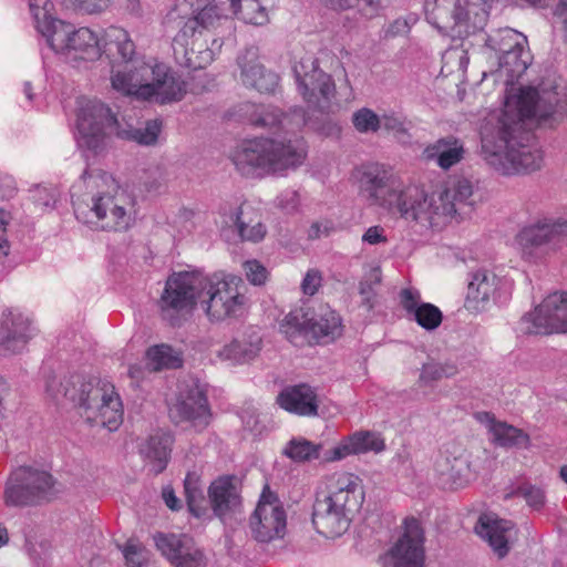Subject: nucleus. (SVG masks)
<instances>
[{
    "label": "nucleus",
    "instance_id": "obj_1",
    "mask_svg": "<svg viewBox=\"0 0 567 567\" xmlns=\"http://www.w3.org/2000/svg\"><path fill=\"white\" fill-rule=\"evenodd\" d=\"M498 68L491 74L506 85L504 109L485 118L481 127V157L503 175L528 174L544 162L535 143L534 126L555 127L567 113V89L561 79L548 76L537 86H520L514 93V82L528 66L524 45L497 55Z\"/></svg>",
    "mask_w": 567,
    "mask_h": 567
},
{
    "label": "nucleus",
    "instance_id": "obj_2",
    "mask_svg": "<svg viewBox=\"0 0 567 567\" xmlns=\"http://www.w3.org/2000/svg\"><path fill=\"white\" fill-rule=\"evenodd\" d=\"M360 192L370 206L385 210L390 216L408 224L430 228L442 217L437 197L422 186L404 184L399 176L380 165L364 168L360 177Z\"/></svg>",
    "mask_w": 567,
    "mask_h": 567
},
{
    "label": "nucleus",
    "instance_id": "obj_3",
    "mask_svg": "<svg viewBox=\"0 0 567 567\" xmlns=\"http://www.w3.org/2000/svg\"><path fill=\"white\" fill-rule=\"evenodd\" d=\"M364 502L361 480L350 473H336L328 480V495L313 504L312 524L327 537L343 535Z\"/></svg>",
    "mask_w": 567,
    "mask_h": 567
},
{
    "label": "nucleus",
    "instance_id": "obj_4",
    "mask_svg": "<svg viewBox=\"0 0 567 567\" xmlns=\"http://www.w3.org/2000/svg\"><path fill=\"white\" fill-rule=\"evenodd\" d=\"M306 157L300 140L254 138L243 142L231 159L237 171L247 177H262L301 165Z\"/></svg>",
    "mask_w": 567,
    "mask_h": 567
},
{
    "label": "nucleus",
    "instance_id": "obj_5",
    "mask_svg": "<svg viewBox=\"0 0 567 567\" xmlns=\"http://www.w3.org/2000/svg\"><path fill=\"white\" fill-rule=\"evenodd\" d=\"M103 48L107 56L122 61V64L112 68L111 84L115 91L140 100L151 93L150 86L145 83L147 76L153 74L152 64L134 58L135 44L126 30L120 27L107 28Z\"/></svg>",
    "mask_w": 567,
    "mask_h": 567
},
{
    "label": "nucleus",
    "instance_id": "obj_6",
    "mask_svg": "<svg viewBox=\"0 0 567 567\" xmlns=\"http://www.w3.org/2000/svg\"><path fill=\"white\" fill-rule=\"evenodd\" d=\"M72 204L76 218L106 231H126L136 220L137 202L133 194L116 189L114 194L91 197V203L75 200Z\"/></svg>",
    "mask_w": 567,
    "mask_h": 567
},
{
    "label": "nucleus",
    "instance_id": "obj_7",
    "mask_svg": "<svg viewBox=\"0 0 567 567\" xmlns=\"http://www.w3.org/2000/svg\"><path fill=\"white\" fill-rule=\"evenodd\" d=\"M167 27H178L189 35L203 37L218 32L221 37L235 30L233 20L216 2L208 0H182L165 17Z\"/></svg>",
    "mask_w": 567,
    "mask_h": 567
},
{
    "label": "nucleus",
    "instance_id": "obj_8",
    "mask_svg": "<svg viewBox=\"0 0 567 567\" xmlns=\"http://www.w3.org/2000/svg\"><path fill=\"white\" fill-rule=\"evenodd\" d=\"M200 306L210 321L241 317L248 303L246 286L240 277L203 275Z\"/></svg>",
    "mask_w": 567,
    "mask_h": 567
},
{
    "label": "nucleus",
    "instance_id": "obj_9",
    "mask_svg": "<svg viewBox=\"0 0 567 567\" xmlns=\"http://www.w3.org/2000/svg\"><path fill=\"white\" fill-rule=\"evenodd\" d=\"M59 492V483L49 472L20 466L9 475L3 499L7 506H37L52 501Z\"/></svg>",
    "mask_w": 567,
    "mask_h": 567
},
{
    "label": "nucleus",
    "instance_id": "obj_10",
    "mask_svg": "<svg viewBox=\"0 0 567 567\" xmlns=\"http://www.w3.org/2000/svg\"><path fill=\"white\" fill-rule=\"evenodd\" d=\"M292 72L298 84V90L308 104L311 112H319L321 117L310 115L312 120L321 125V130L330 123L328 117L332 109V99L336 95L334 82L328 73L318 66L313 56H305L292 66Z\"/></svg>",
    "mask_w": 567,
    "mask_h": 567
},
{
    "label": "nucleus",
    "instance_id": "obj_11",
    "mask_svg": "<svg viewBox=\"0 0 567 567\" xmlns=\"http://www.w3.org/2000/svg\"><path fill=\"white\" fill-rule=\"evenodd\" d=\"M203 274L185 271L173 274L166 280L159 306L163 319L171 326L181 324V315L192 311L200 303Z\"/></svg>",
    "mask_w": 567,
    "mask_h": 567
},
{
    "label": "nucleus",
    "instance_id": "obj_12",
    "mask_svg": "<svg viewBox=\"0 0 567 567\" xmlns=\"http://www.w3.org/2000/svg\"><path fill=\"white\" fill-rule=\"evenodd\" d=\"M523 334H549L567 331V293L554 292L529 313L524 315L517 326Z\"/></svg>",
    "mask_w": 567,
    "mask_h": 567
},
{
    "label": "nucleus",
    "instance_id": "obj_13",
    "mask_svg": "<svg viewBox=\"0 0 567 567\" xmlns=\"http://www.w3.org/2000/svg\"><path fill=\"white\" fill-rule=\"evenodd\" d=\"M424 532L414 517L404 519L402 535L380 557L383 567H425Z\"/></svg>",
    "mask_w": 567,
    "mask_h": 567
},
{
    "label": "nucleus",
    "instance_id": "obj_14",
    "mask_svg": "<svg viewBox=\"0 0 567 567\" xmlns=\"http://www.w3.org/2000/svg\"><path fill=\"white\" fill-rule=\"evenodd\" d=\"M249 527L252 537L259 543H269L285 536L286 511L268 485L264 487L256 509L250 516Z\"/></svg>",
    "mask_w": 567,
    "mask_h": 567
},
{
    "label": "nucleus",
    "instance_id": "obj_15",
    "mask_svg": "<svg viewBox=\"0 0 567 567\" xmlns=\"http://www.w3.org/2000/svg\"><path fill=\"white\" fill-rule=\"evenodd\" d=\"M115 124L116 117L104 103L96 100L82 103L76 118L79 145L96 152L103 145L104 128Z\"/></svg>",
    "mask_w": 567,
    "mask_h": 567
},
{
    "label": "nucleus",
    "instance_id": "obj_16",
    "mask_svg": "<svg viewBox=\"0 0 567 567\" xmlns=\"http://www.w3.org/2000/svg\"><path fill=\"white\" fill-rule=\"evenodd\" d=\"M473 9L470 0H434L426 2L425 17L441 33L462 37L468 33V19Z\"/></svg>",
    "mask_w": 567,
    "mask_h": 567
},
{
    "label": "nucleus",
    "instance_id": "obj_17",
    "mask_svg": "<svg viewBox=\"0 0 567 567\" xmlns=\"http://www.w3.org/2000/svg\"><path fill=\"white\" fill-rule=\"evenodd\" d=\"M435 473L444 488L464 487L475 477L471 453L460 445H446L435 461Z\"/></svg>",
    "mask_w": 567,
    "mask_h": 567
},
{
    "label": "nucleus",
    "instance_id": "obj_18",
    "mask_svg": "<svg viewBox=\"0 0 567 567\" xmlns=\"http://www.w3.org/2000/svg\"><path fill=\"white\" fill-rule=\"evenodd\" d=\"M103 384L100 381L94 382L93 379H86L83 374H70L61 379L55 375L48 377L45 389L47 393L58 403L69 402L82 417V412L90 401H92L93 392L101 390Z\"/></svg>",
    "mask_w": 567,
    "mask_h": 567
},
{
    "label": "nucleus",
    "instance_id": "obj_19",
    "mask_svg": "<svg viewBox=\"0 0 567 567\" xmlns=\"http://www.w3.org/2000/svg\"><path fill=\"white\" fill-rule=\"evenodd\" d=\"M156 548L173 567H206L207 557L194 539L186 534H163L154 536Z\"/></svg>",
    "mask_w": 567,
    "mask_h": 567
},
{
    "label": "nucleus",
    "instance_id": "obj_20",
    "mask_svg": "<svg viewBox=\"0 0 567 567\" xmlns=\"http://www.w3.org/2000/svg\"><path fill=\"white\" fill-rule=\"evenodd\" d=\"M249 109L247 111L248 121L256 128L272 130L277 126H282L287 131H295L303 125H308L315 131L322 128L301 107H296L290 116H284L280 110L274 105H250Z\"/></svg>",
    "mask_w": 567,
    "mask_h": 567
},
{
    "label": "nucleus",
    "instance_id": "obj_21",
    "mask_svg": "<svg viewBox=\"0 0 567 567\" xmlns=\"http://www.w3.org/2000/svg\"><path fill=\"white\" fill-rule=\"evenodd\" d=\"M210 416L207 398L198 385H193L185 393H181L169 409V417L174 423H188L197 432L208 426Z\"/></svg>",
    "mask_w": 567,
    "mask_h": 567
},
{
    "label": "nucleus",
    "instance_id": "obj_22",
    "mask_svg": "<svg viewBox=\"0 0 567 567\" xmlns=\"http://www.w3.org/2000/svg\"><path fill=\"white\" fill-rule=\"evenodd\" d=\"M82 417L90 424L102 425L114 431L122 423L123 410L114 388L103 383L101 390L93 392L90 405L82 412Z\"/></svg>",
    "mask_w": 567,
    "mask_h": 567
},
{
    "label": "nucleus",
    "instance_id": "obj_23",
    "mask_svg": "<svg viewBox=\"0 0 567 567\" xmlns=\"http://www.w3.org/2000/svg\"><path fill=\"white\" fill-rule=\"evenodd\" d=\"M153 74L147 76L145 85L150 94L143 95L144 101H155L159 104L181 101L186 94V83L163 63L152 64Z\"/></svg>",
    "mask_w": 567,
    "mask_h": 567
},
{
    "label": "nucleus",
    "instance_id": "obj_24",
    "mask_svg": "<svg viewBox=\"0 0 567 567\" xmlns=\"http://www.w3.org/2000/svg\"><path fill=\"white\" fill-rule=\"evenodd\" d=\"M259 50L257 47L246 48L238 55L237 63L240 68V79L244 85L252 87L260 93H272L278 85V75L267 71L258 61Z\"/></svg>",
    "mask_w": 567,
    "mask_h": 567
},
{
    "label": "nucleus",
    "instance_id": "obj_25",
    "mask_svg": "<svg viewBox=\"0 0 567 567\" xmlns=\"http://www.w3.org/2000/svg\"><path fill=\"white\" fill-rule=\"evenodd\" d=\"M240 481L236 476H220L208 487V498L214 514L224 519L240 512Z\"/></svg>",
    "mask_w": 567,
    "mask_h": 567
},
{
    "label": "nucleus",
    "instance_id": "obj_26",
    "mask_svg": "<svg viewBox=\"0 0 567 567\" xmlns=\"http://www.w3.org/2000/svg\"><path fill=\"white\" fill-rule=\"evenodd\" d=\"M436 197L442 217H460L463 219L470 216L473 210V185L467 178L454 179Z\"/></svg>",
    "mask_w": 567,
    "mask_h": 567
},
{
    "label": "nucleus",
    "instance_id": "obj_27",
    "mask_svg": "<svg viewBox=\"0 0 567 567\" xmlns=\"http://www.w3.org/2000/svg\"><path fill=\"white\" fill-rule=\"evenodd\" d=\"M202 37L189 35L185 31H178L173 39V52L176 62L190 70L204 69L213 61V49L207 41H200Z\"/></svg>",
    "mask_w": 567,
    "mask_h": 567
},
{
    "label": "nucleus",
    "instance_id": "obj_28",
    "mask_svg": "<svg viewBox=\"0 0 567 567\" xmlns=\"http://www.w3.org/2000/svg\"><path fill=\"white\" fill-rule=\"evenodd\" d=\"M202 37L189 35L185 31H178L173 39V52L176 62L190 70L204 69L213 61V49L207 41H200Z\"/></svg>",
    "mask_w": 567,
    "mask_h": 567
},
{
    "label": "nucleus",
    "instance_id": "obj_29",
    "mask_svg": "<svg viewBox=\"0 0 567 567\" xmlns=\"http://www.w3.org/2000/svg\"><path fill=\"white\" fill-rule=\"evenodd\" d=\"M34 334L31 321L21 312L9 310L0 321V347L10 353L21 352Z\"/></svg>",
    "mask_w": 567,
    "mask_h": 567
},
{
    "label": "nucleus",
    "instance_id": "obj_30",
    "mask_svg": "<svg viewBox=\"0 0 567 567\" xmlns=\"http://www.w3.org/2000/svg\"><path fill=\"white\" fill-rule=\"evenodd\" d=\"M277 403L284 410L297 415H318L317 393L306 383L284 388L277 396Z\"/></svg>",
    "mask_w": 567,
    "mask_h": 567
},
{
    "label": "nucleus",
    "instance_id": "obj_31",
    "mask_svg": "<svg viewBox=\"0 0 567 567\" xmlns=\"http://www.w3.org/2000/svg\"><path fill=\"white\" fill-rule=\"evenodd\" d=\"M384 447L385 444L380 434L371 431H359L348 436L339 445L326 451L323 460L326 462H336L351 454L367 453L369 451L378 453L383 451Z\"/></svg>",
    "mask_w": 567,
    "mask_h": 567
},
{
    "label": "nucleus",
    "instance_id": "obj_32",
    "mask_svg": "<svg viewBox=\"0 0 567 567\" xmlns=\"http://www.w3.org/2000/svg\"><path fill=\"white\" fill-rule=\"evenodd\" d=\"M513 527L511 520L498 518L494 514H483L475 525V533L488 543L499 558H504L509 550L507 533Z\"/></svg>",
    "mask_w": 567,
    "mask_h": 567
},
{
    "label": "nucleus",
    "instance_id": "obj_33",
    "mask_svg": "<svg viewBox=\"0 0 567 567\" xmlns=\"http://www.w3.org/2000/svg\"><path fill=\"white\" fill-rule=\"evenodd\" d=\"M174 439L168 432L156 431L138 446L141 456L151 465V471L162 473L169 461Z\"/></svg>",
    "mask_w": 567,
    "mask_h": 567
},
{
    "label": "nucleus",
    "instance_id": "obj_34",
    "mask_svg": "<svg viewBox=\"0 0 567 567\" xmlns=\"http://www.w3.org/2000/svg\"><path fill=\"white\" fill-rule=\"evenodd\" d=\"M496 275L486 269L473 272L467 286L466 307L474 311L484 310L496 290Z\"/></svg>",
    "mask_w": 567,
    "mask_h": 567
},
{
    "label": "nucleus",
    "instance_id": "obj_35",
    "mask_svg": "<svg viewBox=\"0 0 567 567\" xmlns=\"http://www.w3.org/2000/svg\"><path fill=\"white\" fill-rule=\"evenodd\" d=\"M516 241L525 259H533L536 250L542 247L555 249L550 221H539L523 228L516 236Z\"/></svg>",
    "mask_w": 567,
    "mask_h": 567
},
{
    "label": "nucleus",
    "instance_id": "obj_36",
    "mask_svg": "<svg viewBox=\"0 0 567 567\" xmlns=\"http://www.w3.org/2000/svg\"><path fill=\"white\" fill-rule=\"evenodd\" d=\"M239 238L243 241L258 243L266 236L267 229L251 208L240 206L230 215Z\"/></svg>",
    "mask_w": 567,
    "mask_h": 567
},
{
    "label": "nucleus",
    "instance_id": "obj_37",
    "mask_svg": "<svg viewBox=\"0 0 567 567\" xmlns=\"http://www.w3.org/2000/svg\"><path fill=\"white\" fill-rule=\"evenodd\" d=\"M341 333V318L329 307H321L318 313L311 312L309 334L317 341L328 342Z\"/></svg>",
    "mask_w": 567,
    "mask_h": 567
},
{
    "label": "nucleus",
    "instance_id": "obj_38",
    "mask_svg": "<svg viewBox=\"0 0 567 567\" xmlns=\"http://www.w3.org/2000/svg\"><path fill=\"white\" fill-rule=\"evenodd\" d=\"M260 350L261 337L257 333H251L248 338L233 340L218 352V355L220 359L231 361L233 363H246L254 360Z\"/></svg>",
    "mask_w": 567,
    "mask_h": 567
},
{
    "label": "nucleus",
    "instance_id": "obj_39",
    "mask_svg": "<svg viewBox=\"0 0 567 567\" xmlns=\"http://www.w3.org/2000/svg\"><path fill=\"white\" fill-rule=\"evenodd\" d=\"M427 158H435L440 167L449 169L457 164L464 154L462 143L454 138H441L425 148Z\"/></svg>",
    "mask_w": 567,
    "mask_h": 567
},
{
    "label": "nucleus",
    "instance_id": "obj_40",
    "mask_svg": "<svg viewBox=\"0 0 567 567\" xmlns=\"http://www.w3.org/2000/svg\"><path fill=\"white\" fill-rule=\"evenodd\" d=\"M326 451L322 443H313L302 436H298L287 442L282 454L295 463H309L317 460L327 463L323 460Z\"/></svg>",
    "mask_w": 567,
    "mask_h": 567
},
{
    "label": "nucleus",
    "instance_id": "obj_41",
    "mask_svg": "<svg viewBox=\"0 0 567 567\" xmlns=\"http://www.w3.org/2000/svg\"><path fill=\"white\" fill-rule=\"evenodd\" d=\"M38 30L55 52H68L71 37L75 31L70 23L55 18L44 21Z\"/></svg>",
    "mask_w": 567,
    "mask_h": 567
},
{
    "label": "nucleus",
    "instance_id": "obj_42",
    "mask_svg": "<svg viewBox=\"0 0 567 567\" xmlns=\"http://www.w3.org/2000/svg\"><path fill=\"white\" fill-rule=\"evenodd\" d=\"M71 52H74L75 59L89 61L97 59L101 55V47L95 33L87 28L75 30L66 53Z\"/></svg>",
    "mask_w": 567,
    "mask_h": 567
},
{
    "label": "nucleus",
    "instance_id": "obj_43",
    "mask_svg": "<svg viewBox=\"0 0 567 567\" xmlns=\"http://www.w3.org/2000/svg\"><path fill=\"white\" fill-rule=\"evenodd\" d=\"M311 312L309 308L305 307L292 309L280 322V331L291 342H296L297 338L302 334L308 336Z\"/></svg>",
    "mask_w": 567,
    "mask_h": 567
},
{
    "label": "nucleus",
    "instance_id": "obj_44",
    "mask_svg": "<svg viewBox=\"0 0 567 567\" xmlns=\"http://www.w3.org/2000/svg\"><path fill=\"white\" fill-rule=\"evenodd\" d=\"M491 432L494 443L503 447H528L530 443L527 433L504 422H493Z\"/></svg>",
    "mask_w": 567,
    "mask_h": 567
},
{
    "label": "nucleus",
    "instance_id": "obj_45",
    "mask_svg": "<svg viewBox=\"0 0 567 567\" xmlns=\"http://www.w3.org/2000/svg\"><path fill=\"white\" fill-rule=\"evenodd\" d=\"M146 354L152 369L155 371L177 369L183 363L181 354L167 344L154 346L147 350Z\"/></svg>",
    "mask_w": 567,
    "mask_h": 567
},
{
    "label": "nucleus",
    "instance_id": "obj_46",
    "mask_svg": "<svg viewBox=\"0 0 567 567\" xmlns=\"http://www.w3.org/2000/svg\"><path fill=\"white\" fill-rule=\"evenodd\" d=\"M457 373V367L452 362L429 361L422 365L419 383L420 385H431L445 378H452Z\"/></svg>",
    "mask_w": 567,
    "mask_h": 567
},
{
    "label": "nucleus",
    "instance_id": "obj_47",
    "mask_svg": "<svg viewBox=\"0 0 567 567\" xmlns=\"http://www.w3.org/2000/svg\"><path fill=\"white\" fill-rule=\"evenodd\" d=\"M184 494L189 512L199 517L205 497L200 476L196 472L187 473L184 480Z\"/></svg>",
    "mask_w": 567,
    "mask_h": 567
},
{
    "label": "nucleus",
    "instance_id": "obj_48",
    "mask_svg": "<svg viewBox=\"0 0 567 567\" xmlns=\"http://www.w3.org/2000/svg\"><path fill=\"white\" fill-rule=\"evenodd\" d=\"M520 37V33L511 28L502 29L487 38L486 45L497 55H503L523 45L519 41Z\"/></svg>",
    "mask_w": 567,
    "mask_h": 567
},
{
    "label": "nucleus",
    "instance_id": "obj_49",
    "mask_svg": "<svg viewBox=\"0 0 567 567\" xmlns=\"http://www.w3.org/2000/svg\"><path fill=\"white\" fill-rule=\"evenodd\" d=\"M234 13L251 24L261 25L267 21L266 9L259 0H229Z\"/></svg>",
    "mask_w": 567,
    "mask_h": 567
},
{
    "label": "nucleus",
    "instance_id": "obj_50",
    "mask_svg": "<svg viewBox=\"0 0 567 567\" xmlns=\"http://www.w3.org/2000/svg\"><path fill=\"white\" fill-rule=\"evenodd\" d=\"M382 276L379 268H373L359 282V295L361 296V306L367 311L374 308L377 301L375 287L381 284Z\"/></svg>",
    "mask_w": 567,
    "mask_h": 567
},
{
    "label": "nucleus",
    "instance_id": "obj_51",
    "mask_svg": "<svg viewBox=\"0 0 567 567\" xmlns=\"http://www.w3.org/2000/svg\"><path fill=\"white\" fill-rule=\"evenodd\" d=\"M411 318L423 329L433 331L441 326L443 313L436 306L425 302L420 306Z\"/></svg>",
    "mask_w": 567,
    "mask_h": 567
},
{
    "label": "nucleus",
    "instance_id": "obj_52",
    "mask_svg": "<svg viewBox=\"0 0 567 567\" xmlns=\"http://www.w3.org/2000/svg\"><path fill=\"white\" fill-rule=\"evenodd\" d=\"M352 124L362 134L375 133L381 128L380 116L368 107H362L352 114Z\"/></svg>",
    "mask_w": 567,
    "mask_h": 567
},
{
    "label": "nucleus",
    "instance_id": "obj_53",
    "mask_svg": "<svg viewBox=\"0 0 567 567\" xmlns=\"http://www.w3.org/2000/svg\"><path fill=\"white\" fill-rule=\"evenodd\" d=\"M117 547L124 556L126 567H144L148 563V551L133 539Z\"/></svg>",
    "mask_w": 567,
    "mask_h": 567
},
{
    "label": "nucleus",
    "instance_id": "obj_54",
    "mask_svg": "<svg viewBox=\"0 0 567 567\" xmlns=\"http://www.w3.org/2000/svg\"><path fill=\"white\" fill-rule=\"evenodd\" d=\"M168 178V171L162 165L148 167L142 177L143 185L148 193L162 190L167 185Z\"/></svg>",
    "mask_w": 567,
    "mask_h": 567
},
{
    "label": "nucleus",
    "instance_id": "obj_55",
    "mask_svg": "<svg viewBox=\"0 0 567 567\" xmlns=\"http://www.w3.org/2000/svg\"><path fill=\"white\" fill-rule=\"evenodd\" d=\"M162 130V121L155 118L147 121L144 127L137 128L133 132L132 137L138 144L154 145L158 140Z\"/></svg>",
    "mask_w": 567,
    "mask_h": 567
},
{
    "label": "nucleus",
    "instance_id": "obj_56",
    "mask_svg": "<svg viewBox=\"0 0 567 567\" xmlns=\"http://www.w3.org/2000/svg\"><path fill=\"white\" fill-rule=\"evenodd\" d=\"M333 10H347L354 6L365 11V16L372 17L378 12L379 6L374 0H323Z\"/></svg>",
    "mask_w": 567,
    "mask_h": 567
},
{
    "label": "nucleus",
    "instance_id": "obj_57",
    "mask_svg": "<svg viewBox=\"0 0 567 567\" xmlns=\"http://www.w3.org/2000/svg\"><path fill=\"white\" fill-rule=\"evenodd\" d=\"M513 494L523 497L526 503L535 509L542 508L545 504L544 491L530 484L518 486Z\"/></svg>",
    "mask_w": 567,
    "mask_h": 567
},
{
    "label": "nucleus",
    "instance_id": "obj_58",
    "mask_svg": "<svg viewBox=\"0 0 567 567\" xmlns=\"http://www.w3.org/2000/svg\"><path fill=\"white\" fill-rule=\"evenodd\" d=\"M246 277L255 286L264 285L268 278V270L258 260H248L244 264Z\"/></svg>",
    "mask_w": 567,
    "mask_h": 567
},
{
    "label": "nucleus",
    "instance_id": "obj_59",
    "mask_svg": "<svg viewBox=\"0 0 567 567\" xmlns=\"http://www.w3.org/2000/svg\"><path fill=\"white\" fill-rule=\"evenodd\" d=\"M400 303L406 315L412 317L423 302L421 301V295L416 289L404 288L400 291Z\"/></svg>",
    "mask_w": 567,
    "mask_h": 567
},
{
    "label": "nucleus",
    "instance_id": "obj_60",
    "mask_svg": "<svg viewBox=\"0 0 567 567\" xmlns=\"http://www.w3.org/2000/svg\"><path fill=\"white\" fill-rule=\"evenodd\" d=\"M29 7L35 20L37 29H39L40 24L44 23V21L53 18L50 14V9L52 8V4L49 0H29Z\"/></svg>",
    "mask_w": 567,
    "mask_h": 567
},
{
    "label": "nucleus",
    "instance_id": "obj_61",
    "mask_svg": "<svg viewBox=\"0 0 567 567\" xmlns=\"http://www.w3.org/2000/svg\"><path fill=\"white\" fill-rule=\"evenodd\" d=\"M32 199L40 207H53L56 202V192L44 186H37L32 190Z\"/></svg>",
    "mask_w": 567,
    "mask_h": 567
},
{
    "label": "nucleus",
    "instance_id": "obj_62",
    "mask_svg": "<svg viewBox=\"0 0 567 567\" xmlns=\"http://www.w3.org/2000/svg\"><path fill=\"white\" fill-rule=\"evenodd\" d=\"M321 281L322 277L320 271L315 269L308 270L301 282L302 292L308 296H313L321 286Z\"/></svg>",
    "mask_w": 567,
    "mask_h": 567
},
{
    "label": "nucleus",
    "instance_id": "obj_63",
    "mask_svg": "<svg viewBox=\"0 0 567 567\" xmlns=\"http://www.w3.org/2000/svg\"><path fill=\"white\" fill-rule=\"evenodd\" d=\"M81 179L84 183H89V186L92 188L100 187V182H102L103 184H107L109 181H113L112 176L110 174H107L106 172H103L101 169H89V168H86L82 173Z\"/></svg>",
    "mask_w": 567,
    "mask_h": 567
},
{
    "label": "nucleus",
    "instance_id": "obj_64",
    "mask_svg": "<svg viewBox=\"0 0 567 567\" xmlns=\"http://www.w3.org/2000/svg\"><path fill=\"white\" fill-rule=\"evenodd\" d=\"M553 230L554 248L560 247L561 244L567 245V220L550 221Z\"/></svg>",
    "mask_w": 567,
    "mask_h": 567
}]
</instances>
